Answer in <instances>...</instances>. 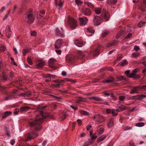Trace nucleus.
<instances>
[{
    "instance_id": "a19ab883",
    "label": "nucleus",
    "mask_w": 146,
    "mask_h": 146,
    "mask_svg": "<svg viewBox=\"0 0 146 146\" xmlns=\"http://www.w3.org/2000/svg\"><path fill=\"white\" fill-rule=\"evenodd\" d=\"M117 112L116 111V110H113L111 113L113 116H117L118 114Z\"/></svg>"
},
{
    "instance_id": "dca6fc26",
    "label": "nucleus",
    "mask_w": 146,
    "mask_h": 146,
    "mask_svg": "<svg viewBox=\"0 0 146 146\" xmlns=\"http://www.w3.org/2000/svg\"><path fill=\"white\" fill-rule=\"evenodd\" d=\"M55 61V60L53 58H50L48 61L49 66L50 68H54V66L53 65Z\"/></svg>"
},
{
    "instance_id": "20e7f679",
    "label": "nucleus",
    "mask_w": 146,
    "mask_h": 146,
    "mask_svg": "<svg viewBox=\"0 0 146 146\" xmlns=\"http://www.w3.org/2000/svg\"><path fill=\"white\" fill-rule=\"evenodd\" d=\"M68 21L71 28L74 29L77 26V23L76 21L73 18L69 17Z\"/></svg>"
},
{
    "instance_id": "f8f14e48",
    "label": "nucleus",
    "mask_w": 146,
    "mask_h": 146,
    "mask_svg": "<svg viewBox=\"0 0 146 146\" xmlns=\"http://www.w3.org/2000/svg\"><path fill=\"white\" fill-rule=\"evenodd\" d=\"M62 39H58L57 40L54 44V47L55 48H61L62 43Z\"/></svg>"
},
{
    "instance_id": "39448f33",
    "label": "nucleus",
    "mask_w": 146,
    "mask_h": 146,
    "mask_svg": "<svg viewBox=\"0 0 146 146\" xmlns=\"http://www.w3.org/2000/svg\"><path fill=\"white\" fill-rule=\"evenodd\" d=\"M103 21V19L102 17L96 16L94 18V24L95 25H100Z\"/></svg>"
},
{
    "instance_id": "5701e85b",
    "label": "nucleus",
    "mask_w": 146,
    "mask_h": 146,
    "mask_svg": "<svg viewBox=\"0 0 146 146\" xmlns=\"http://www.w3.org/2000/svg\"><path fill=\"white\" fill-rule=\"evenodd\" d=\"M117 0H108V4L111 5H115Z\"/></svg>"
},
{
    "instance_id": "603ef678",
    "label": "nucleus",
    "mask_w": 146,
    "mask_h": 146,
    "mask_svg": "<svg viewBox=\"0 0 146 146\" xmlns=\"http://www.w3.org/2000/svg\"><path fill=\"white\" fill-rule=\"evenodd\" d=\"M134 49L135 50L137 51L140 49V48L139 46L135 45L134 46Z\"/></svg>"
},
{
    "instance_id": "4c0bfd02",
    "label": "nucleus",
    "mask_w": 146,
    "mask_h": 146,
    "mask_svg": "<svg viewBox=\"0 0 146 146\" xmlns=\"http://www.w3.org/2000/svg\"><path fill=\"white\" fill-rule=\"evenodd\" d=\"M144 124L143 122H140L135 124V126L138 127H141L144 125Z\"/></svg>"
},
{
    "instance_id": "3c124183",
    "label": "nucleus",
    "mask_w": 146,
    "mask_h": 146,
    "mask_svg": "<svg viewBox=\"0 0 146 146\" xmlns=\"http://www.w3.org/2000/svg\"><path fill=\"white\" fill-rule=\"evenodd\" d=\"M31 36H35L36 35V33L35 31H32L31 33Z\"/></svg>"
},
{
    "instance_id": "bf43d9fd",
    "label": "nucleus",
    "mask_w": 146,
    "mask_h": 146,
    "mask_svg": "<svg viewBox=\"0 0 146 146\" xmlns=\"http://www.w3.org/2000/svg\"><path fill=\"white\" fill-rule=\"evenodd\" d=\"M90 136L92 140L96 139L97 138V136L94 135L93 134L92 135H90Z\"/></svg>"
},
{
    "instance_id": "49530a36",
    "label": "nucleus",
    "mask_w": 146,
    "mask_h": 146,
    "mask_svg": "<svg viewBox=\"0 0 146 146\" xmlns=\"http://www.w3.org/2000/svg\"><path fill=\"white\" fill-rule=\"evenodd\" d=\"M88 30L90 32L92 33H94V31L92 27H88Z\"/></svg>"
},
{
    "instance_id": "ea45409f",
    "label": "nucleus",
    "mask_w": 146,
    "mask_h": 146,
    "mask_svg": "<svg viewBox=\"0 0 146 146\" xmlns=\"http://www.w3.org/2000/svg\"><path fill=\"white\" fill-rule=\"evenodd\" d=\"M67 115L68 114L64 112V113H62L61 116V118L62 119H65Z\"/></svg>"
},
{
    "instance_id": "13d9d810",
    "label": "nucleus",
    "mask_w": 146,
    "mask_h": 146,
    "mask_svg": "<svg viewBox=\"0 0 146 146\" xmlns=\"http://www.w3.org/2000/svg\"><path fill=\"white\" fill-rule=\"evenodd\" d=\"M75 3L77 5H80L82 3V2L80 1V0H75Z\"/></svg>"
},
{
    "instance_id": "4468645a",
    "label": "nucleus",
    "mask_w": 146,
    "mask_h": 146,
    "mask_svg": "<svg viewBox=\"0 0 146 146\" xmlns=\"http://www.w3.org/2000/svg\"><path fill=\"white\" fill-rule=\"evenodd\" d=\"M98 135H100L102 134L104 131V128L103 125H100L99 126L97 129Z\"/></svg>"
},
{
    "instance_id": "69168bd1",
    "label": "nucleus",
    "mask_w": 146,
    "mask_h": 146,
    "mask_svg": "<svg viewBox=\"0 0 146 146\" xmlns=\"http://www.w3.org/2000/svg\"><path fill=\"white\" fill-rule=\"evenodd\" d=\"M92 127V126L91 125H88L86 127L87 130L88 131L90 130Z\"/></svg>"
},
{
    "instance_id": "ddd939ff",
    "label": "nucleus",
    "mask_w": 146,
    "mask_h": 146,
    "mask_svg": "<svg viewBox=\"0 0 146 146\" xmlns=\"http://www.w3.org/2000/svg\"><path fill=\"white\" fill-rule=\"evenodd\" d=\"M12 34L11 31L9 26H7L5 30V35L7 37L9 38Z\"/></svg>"
},
{
    "instance_id": "58836bf2",
    "label": "nucleus",
    "mask_w": 146,
    "mask_h": 146,
    "mask_svg": "<svg viewBox=\"0 0 146 146\" xmlns=\"http://www.w3.org/2000/svg\"><path fill=\"white\" fill-rule=\"evenodd\" d=\"M109 16L108 14L106 13L104 15V18L106 21H108L109 19Z\"/></svg>"
},
{
    "instance_id": "37998d69",
    "label": "nucleus",
    "mask_w": 146,
    "mask_h": 146,
    "mask_svg": "<svg viewBox=\"0 0 146 146\" xmlns=\"http://www.w3.org/2000/svg\"><path fill=\"white\" fill-rule=\"evenodd\" d=\"M85 4L87 5L89 7L92 8L93 7V5L92 4L88 2H85Z\"/></svg>"
},
{
    "instance_id": "0eeeda50",
    "label": "nucleus",
    "mask_w": 146,
    "mask_h": 146,
    "mask_svg": "<svg viewBox=\"0 0 146 146\" xmlns=\"http://www.w3.org/2000/svg\"><path fill=\"white\" fill-rule=\"evenodd\" d=\"M27 21L29 23H32L35 20V17L31 13L27 14Z\"/></svg>"
},
{
    "instance_id": "338daca9",
    "label": "nucleus",
    "mask_w": 146,
    "mask_h": 146,
    "mask_svg": "<svg viewBox=\"0 0 146 146\" xmlns=\"http://www.w3.org/2000/svg\"><path fill=\"white\" fill-rule=\"evenodd\" d=\"M56 52L58 54L60 55L61 54V51L60 50H56Z\"/></svg>"
},
{
    "instance_id": "09e8293b",
    "label": "nucleus",
    "mask_w": 146,
    "mask_h": 146,
    "mask_svg": "<svg viewBox=\"0 0 146 146\" xmlns=\"http://www.w3.org/2000/svg\"><path fill=\"white\" fill-rule=\"evenodd\" d=\"M70 107L73 109L74 110H76L78 109L77 107L76 106L73 105L70 106Z\"/></svg>"
},
{
    "instance_id": "9b49d317",
    "label": "nucleus",
    "mask_w": 146,
    "mask_h": 146,
    "mask_svg": "<svg viewBox=\"0 0 146 146\" xmlns=\"http://www.w3.org/2000/svg\"><path fill=\"white\" fill-rule=\"evenodd\" d=\"M61 31H60L59 29L57 27L56 28L55 32L56 36H62L64 35V31L62 30V28H61Z\"/></svg>"
},
{
    "instance_id": "72a5a7b5",
    "label": "nucleus",
    "mask_w": 146,
    "mask_h": 146,
    "mask_svg": "<svg viewBox=\"0 0 146 146\" xmlns=\"http://www.w3.org/2000/svg\"><path fill=\"white\" fill-rule=\"evenodd\" d=\"M114 78L111 77L109 79L105 80L104 82L106 83H110L113 82Z\"/></svg>"
},
{
    "instance_id": "2eb2a0df",
    "label": "nucleus",
    "mask_w": 146,
    "mask_h": 146,
    "mask_svg": "<svg viewBox=\"0 0 146 146\" xmlns=\"http://www.w3.org/2000/svg\"><path fill=\"white\" fill-rule=\"evenodd\" d=\"M75 59L74 56L71 54L67 55L66 58V61L69 62L72 61Z\"/></svg>"
},
{
    "instance_id": "79ce46f5",
    "label": "nucleus",
    "mask_w": 146,
    "mask_h": 146,
    "mask_svg": "<svg viewBox=\"0 0 146 146\" xmlns=\"http://www.w3.org/2000/svg\"><path fill=\"white\" fill-rule=\"evenodd\" d=\"M80 113L83 115H88L89 114V113L88 112H87L86 111L81 110L80 111Z\"/></svg>"
},
{
    "instance_id": "1a4fd4ad",
    "label": "nucleus",
    "mask_w": 146,
    "mask_h": 146,
    "mask_svg": "<svg viewBox=\"0 0 146 146\" xmlns=\"http://www.w3.org/2000/svg\"><path fill=\"white\" fill-rule=\"evenodd\" d=\"M79 20L80 25H81L84 26L86 24L88 20L86 17H84L82 18H79Z\"/></svg>"
},
{
    "instance_id": "4be33fe9",
    "label": "nucleus",
    "mask_w": 146,
    "mask_h": 146,
    "mask_svg": "<svg viewBox=\"0 0 146 146\" xmlns=\"http://www.w3.org/2000/svg\"><path fill=\"white\" fill-rule=\"evenodd\" d=\"M84 54L82 53L81 50L78 51L77 54L78 58L80 59L82 58L84 56Z\"/></svg>"
},
{
    "instance_id": "864d4df0",
    "label": "nucleus",
    "mask_w": 146,
    "mask_h": 146,
    "mask_svg": "<svg viewBox=\"0 0 146 146\" xmlns=\"http://www.w3.org/2000/svg\"><path fill=\"white\" fill-rule=\"evenodd\" d=\"M125 99V97L124 96H121L119 97V99L121 101H123Z\"/></svg>"
},
{
    "instance_id": "423d86ee",
    "label": "nucleus",
    "mask_w": 146,
    "mask_h": 146,
    "mask_svg": "<svg viewBox=\"0 0 146 146\" xmlns=\"http://www.w3.org/2000/svg\"><path fill=\"white\" fill-rule=\"evenodd\" d=\"M63 5V2L61 0H55L54 5L59 10H62Z\"/></svg>"
},
{
    "instance_id": "6e6552de",
    "label": "nucleus",
    "mask_w": 146,
    "mask_h": 146,
    "mask_svg": "<svg viewBox=\"0 0 146 146\" xmlns=\"http://www.w3.org/2000/svg\"><path fill=\"white\" fill-rule=\"evenodd\" d=\"M95 120L97 121L102 122L104 120V118L102 116L100 115H96L94 116Z\"/></svg>"
},
{
    "instance_id": "c85d7f7f",
    "label": "nucleus",
    "mask_w": 146,
    "mask_h": 146,
    "mask_svg": "<svg viewBox=\"0 0 146 146\" xmlns=\"http://www.w3.org/2000/svg\"><path fill=\"white\" fill-rule=\"evenodd\" d=\"M99 49L98 48H96L93 54V56L94 57H96L99 54Z\"/></svg>"
},
{
    "instance_id": "bb28decb",
    "label": "nucleus",
    "mask_w": 146,
    "mask_h": 146,
    "mask_svg": "<svg viewBox=\"0 0 146 146\" xmlns=\"http://www.w3.org/2000/svg\"><path fill=\"white\" fill-rule=\"evenodd\" d=\"M113 118L111 119L108 123V127L109 128L111 127L113 125Z\"/></svg>"
},
{
    "instance_id": "aec40b11",
    "label": "nucleus",
    "mask_w": 146,
    "mask_h": 146,
    "mask_svg": "<svg viewBox=\"0 0 146 146\" xmlns=\"http://www.w3.org/2000/svg\"><path fill=\"white\" fill-rule=\"evenodd\" d=\"M45 65L44 62L42 60H40L39 61L38 63L36 65V67L38 69L42 67L43 66Z\"/></svg>"
},
{
    "instance_id": "f03ea898",
    "label": "nucleus",
    "mask_w": 146,
    "mask_h": 146,
    "mask_svg": "<svg viewBox=\"0 0 146 146\" xmlns=\"http://www.w3.org/2000/svg\"><path fill=\"white\" fill-rule=\"evenodd\" d=\"M45 107L41 106L38 108L36 110L37 112L39 113L43 117V119H45L49 116L48 114L45 111Z\"/></svg>"
},
{
    "instance_id": "f704fd0d",
    "label": "nucleus",
    "mask_w": 146,
    "mask_h": 146,
    "mask_svg": "<svg viewBox=\"0 0 146 146\" xmlns=\"http://www.w3.org/2000/svg\"><path fill=\"white\" fill-rule=\"evenodd\" d=\"M128 62L126 60H124L123 61H122L120 64V66H123L127 64Z\"/></svg>"
},
{
    "instance_id": "8fccbe9b",
    "label": "nucleus",
    "mask_w": 146,
    "mask_h": 146,
    "mask_svg": "<svg viewBox=\"0 0 146 146\" xmlns=\"http://www.w3.org/2000/svg\"><path fill=\"white\" fill-rule=\"evenodd\" d=\"M11 98L12 96H8L5 98L4 99V101H7L10 100L11 99Z\"/></svg>"
},
{
    "instance_id": "c756f323",
    "label": "nucleus",
    "mask_w": 146,
    "mask_h": 146,
    "mask_svg": "<svg viewBox=\"0 0 146 146\" xmlns=\"http://www.w3.org/2000/svg\"><path fill=\"white\" fill-rule=\"evenodd\" d=\"M106 137V136L104 135L102 136L98 139L97 142L99 143L103 141Z\"/></svg>"
},
{
    "instance_id": "a878e982",
    "label": "nucleus",
    "mask_w": 146,
    "mask_h": 146,
    "mask_svg": "<svg viewBox=\"0 0 146 146\" xmlns=\"http://www.w3.org/2000/svg\"><path fill=\"white\" fill-rule=\"evenodd\" d=\"M124 33V31L123 30L120 31L117 34L116 36V38L117 39L119 38L121 35H123Z\"/></svg>"
},
{
    "instance_id": "680f3d73",
    "label": "nucleus",
    "mask_w": 146,
    "mask_h": 146,
    "mask_svg": "<svg viewBox=\"0 0 146 146\" xmlns=\"http://www.w3.org/2000/svg\"><path fill=\"white\" fill-rule=\"evenodd\" d=\"M113 110H111L109 109H107L106 110V112L107 113H111Z\"/></svg>"
},
{
    "instance_id": "0e129e2a",
    "label": "nucleus",
    "mask_w": 146,
    "mask_h": 146,
    "mask_svg": "<svg viewBox=\"0 0 146 146\" xmlns=\"http://www.w3.org/2000/svg\"><path fill=\"white\" fill-rule=\"evenodd\" d=\"M19 111V110L17 109H15L14 111V113L15 115H17L18 114V111Z\"/></svg>"
},
{
    "instance_id": "5fc2aeb1",
    "label": "nucleus",
    "mask_w": 146,
    "mask_h": 146,
    "mask_svg": "<svg viewBox=\"0 0 146 146\" xmlns=\"http://www.w3.org/2000/svg\"><path fill=\"white\" fill-rule=\"evenodd\" d=\"M109 32H105L102 34V36L103 37H105L108 33Z\"/></svg>"
},
{
    "instance_id": "f257e3e1",
    "label": "nucleus",
    "mask_w": 146,
    "mask_h": 146,
    "mask_svg": "<svg viewBox=\"0 0 146 146\" xmlns=\"http://www.w3.org/2000/svg\"><path fill=\"white\" fill-rule=\"evenodd\" d=\"M43 121V119L37 118L35 119H30L29 121V123L31 126H35V129L38 130L41 128L40 124L42 123Z\"/></svg>"
},
{
    "instance_id": "9d476101",
    "label": "nucleus",
    "mask_w": 146,
    "mask_h": 146,
    "mask_svg": "<svg viewBox=\"0 0 146 146\" xmlns=\"http://www.w3.org/2000/svg\"><path fill=\"white\" fill-rule=\"evenodd\" d=\"M81 11L84 15L86 16H89L91 14V11L88 8H83L81 9Z\"/></svg>"
},
{
    "instance_id": "7c9ffc66",
    "label": "nucleus",
    "mask_w": 146,
    "mask_h": 146,
    "mask_svg": "<svg viewBox=\"0 0 146 146\" xmlns=\"http://www.w3.org/2000/svg\"><path fill=\"white\" fill-rule=\"evenodd\" d=\"M95 13L98 14H99L101 12L102 10L101 8L97 7L95 8L94 10Z\"/></svg>"
},
{
    "instance_id": "de8ad7c7",
    "label": "nucleus",
    "mask_w": 146,
    "mask_h": 146,
    "mask_svg": "<svg viewBox=\"0 0 146 146\" xmlns=\"http://www.w3.org/2000/svg\"><path fill=\"white\" fill-rule=\"evenodd\" d=\"M65 80H67V81L72 82L73 83H74L75 82V81L74 80H73L72 79L70 78H66L64 79Z\"/></svg>"
},
{
    "instance_id": "2f4dec72",
    "label": "nucleus",
    "mask_w": 146,
    "mask_h": 146,
    "mask_svg": "<svg viewBox=\"0 0 146 146\" xmlns=\"http://www.w3.org/2000/svg\"><path fill=\"white\" fill-rule=\"evenodd\" d=\"M29 108L27 106H24L20 108V110L22 112L23 111H27L28 110Z\"/></svg>"
},
{
    "instance_id": "052dcab7",
    "label": "nucleus",
    "mask_w": 146,
    "mask_h": 146,
    "mask_svg": "<svg viewBox=\"0 0 146 146\" xmlns=\"http://www.w3.org/2000/svg\"><path fill=\"white\" fill-rule=\"evenodd\" d=\"M6 8H7L6 7H3L0 10V13H2L5 10Z\"/></svg>"
},
{
    "instance_id": "c03bdc74",
    "label": "nucleus",
    "mask_w": 146,
    "mask_h": 146,
    "mask_svg": "<svg viewBox=\"0 0 146 146\" xmlns=\"http://www.w3.org/2000/svg\"><path fill=\"white\" fill-rule=\"evenodd\" d=\"M2 79L4 81H6L7 80V77L3 73V76H1Z\"/></svg>"
},
{
    "instance_id": "b1692460",
    "label": "nucleus",
    "mask_w": 146,
    "mask_h": 146,
    "mask_svg": "<svg viewBox=\"0 0 146 146\" xmlns=\"http://www.w3.org/2000/svg\"><path fill=\"white\" fill-rule=\"evenodd\" d=\"M126 108L125 106H121L119 107L116 110V111L117 112H120L125 110Z\"/></svg>"
},
{
    "instance_id": "e2e57ef3",
    "label": "nucleus",
    "mask_w": 146,
    "mask_h": 146,
    "mask_svg": "<svg viewBox=\"0 0 146 146\" xmlns=\"http://www.w3.org/2000/svg\"><path fill=\"white\" fill-rule=\"evenodd\" d=\"M54 76V75H51L50 74H47L45 75L44 77L45 78H48V77H50L51 76L52 77H53Z\"/></svg>"
},
{
    "instance_id": "a211bd4d",
    "label": "nucleus",
    "mask_w": 146,
    "mask_h": 146,
    "mask_svg": "<svg viewBox=\"0 0 146 146\" xmlns=\"http://www.w3.org/2000/svg\"><path fill=\"white\" fill-rule=\"evenodd\" d=\"M74 44L78 47H81L83 45L82 43L78 39H76L74 41Z\"/></svg>"
},
{
    "instance_id": "c9c22d12",
    "label": "nucleus",
    "mask_w": 146,
    "mask_h": 146,
    "mask_svg": "<svg viewBox=\"0 0 146 146\" xmlns=\"http://www.w3.org/2000/svg\"><path fill=\"white\" fill-rule=\"evenodd\" d=\"M145 23V22L143 21H141L138 24V26L139 27H141L143 26Z\"/></svg>"
},
{
    "instance_id": "6e6d98bb",
    "label": "nucleus",
    "mask_w": 146,
    "mask_h": 146,
    "mask_svg": "<svg viewBox=\"0 0 146 146\" xmlns=\"http://www.w3.org/2000/svg\"><path fill=\"white\" fill-rule=\"evenodd\" d=\"M27 61L28 63L30 65H32L33 64V63L32 62L30 58H28L27 59Z\"/></svg>"
},
{
    "instance_id": "e433bc0d",
    "label": "nucleus",
    "mask_w": 146,
    "mask_h": 146,
    "mask_svg": "<svg viewBox=\"0 0 146 146\" xmlns=\"http://www.w3.org/2000/svg\"><path fill=\"white\" fill-rule=\"evenodd\" d=\"M86 99L81 98V97H79L77 99V100L80 102H85L86 101Z\"/></svg>"
},
{
    "instance_id": "a18cd8bd",
    "label": "nucleus",
    "mask_w": 146,
    "mask_h": 146,
    "mask_svg": "<svg viewBox=\"0 0 146 146\" xmlns=\"http://www.w3.org/2000/svg\"><path fill=\"white\" fill-rule=\"evenodd\" d=\"M64 81L63 80L60 81V80H55L52 81V82H57L58 83H63Z\"/></svg>"
},
{
    "instance_id": "6ab92c4d",
    "label": "nucleus",
    "mask_w": 146,
    "mask_h": 146,
    "mask_svg": "<svg viewBox=\"0 0 146 146\" xmlns=\"http://www.w3.org/2000/svg\"><path fill=\"white\" fill-rule=\"evenodd\" d=\"M88 98L91 100H94L96 101H101L102 100L101 98L95 96H94L92 97H88Z\"/></svg>"
},
{
    "instance_id": "393cba45",
    "label": "nucleus",
    "mask_w": 146,
    "mask_h": 146,
    "mask_svg": "<svg viewBox=\"0 0 146 146\" xmlns=\"http://www.w3.org/2000/svg\"><path fill=\"white\" fill-rule=\"evenodd\" d=\"M139 86H136L133 87V88L131 90L130 93L131 94H134L138 92V90L137 88H139Z\"/></svg>"
},
{
    "instance_id": "412c9836",
    "label": "nucleus",
    "mask_w": 146,
    "mask_h": 146,
    "mask_svg": "<svg viewBox=\"0 0 146 146\" xmlns=\"http://www.w3.org/2000/svg\"><path fill=\"white\" fill-rule=\"evenodd\" d=\"M128 77L130 78H133L135 79L139 78L140 77L139 75L135 74L133 73L129 74V75L128 76Z\"/></svg>"
},
{
    "instance_id": "cd10ccee",
    "label": "nucleus",
    "mask_w": 146,
    "mask_h": 146,
    "mask_svg": "<svg viewBox=\"0 0 146 146\" xmlns=\"http://www.w3.org/2000/svg\"><path fill=\"white\" fill-rule=\"evenodd\" d=\"M30 48L23 49V54L24 56H25L26 54L28 53L30 50Z\"/></svg>"
},
{
    "instance_id": "f3484780",
    "label": "nucleus",
    "mask_w": 146,
    "mask_h": 146,
    "mask_svg": "<svg viewBox=\"0 0 146 146\" xmlns=\"http://www.w3.org/2000/svg\"><path fill=\"white\" fill-rule=\"evenodd\" d=\"M12 112L11 111H6L2 115V118L4 119L6 118V117L11 115Z\"/></svg>"
},
{
    "instance_id": "4d7b16f0",
    "label": "nucleus",
    "mask_w": 146,
    "mask_h": 146,
    "mask_svg": "<svg viewBox=\"0 0 146 146\" xmlns=\"http://www.w3.org/2000/svg\"><path fill=\"white\" fill-rule=\"evenodd\" d=\"M132 36V34L131 33H129L125 37V38L128 39L130 38Z\"/></svg>"
},
{
    "instance_id": "473e14b6",
    "label": "nucleus",
    "mask_w": 146,
    "mask_h": 146,
    "mask_svg": "<svg viewBox=\"0 0 146 146\" xmlns=\"http://www.w3.org/2000/svg\"><path fill=\"white\" fill-rule=\"evenodd\" d=\"M6 48L5 46L3 45H0V52H4Z\"/></svg>"
},
{
    "instance_id": "774afa93",
    "label": "nucleus",
    "mask_w": 146,
    "mask_h": 146,
    "mask_svg": "<svg viewBox=\"0 0 146 146\" xmlns=\"http://www.w3.org/2000/svg\"><path fill=\"white\" fill-rule=\"evenodd\" d=\"M42 146H46L47 145V142L45 141L43 142L42 143Z\"/></svg>"
},
{
    "instance_id": "7ed1b4c3",
    "label": "nucleus",
    "mask_w": 146,
    "mask_h": 146,
    "mask_svg": "<svg viewBox=\"0 0 146 146\" xmlns=\"http://www.w3.org/2000/svg\"><path fill=\"white\" fill-rule=\"evenodd\" d=\"M38 136V134L37 133L32 132L26 135V139L24 141L26 142L32 139H33L36 137Z\"/></svg>"
}]
</instances>
